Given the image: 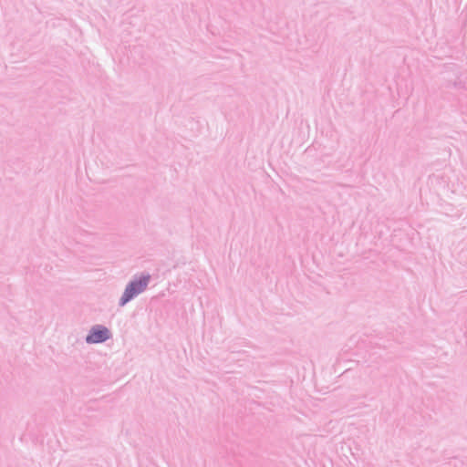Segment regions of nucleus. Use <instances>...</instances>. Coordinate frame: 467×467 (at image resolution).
Wrapping results in <instances>:
<instances>
[{
  "instance_id": "nucleus-1",
  "label": "nucleus",
  "mask_w": 467,
  "mask_h": 467,
  "mask_svg": "<svg viewBox=\"0 0 467 467\" xmlns=\"http://www.w3.org/2000/svg\"><path fill=\"white\" fill-rule=\"evenodd\" d=\"M150 278V274H142L139 278L130 281L119 298V306H124L137 296L144 292L148 287Z\"/></svg>"
},
{
  "instance_id": "nucleus-2",
  "label": "nucleus",
  "mask_w": 467,
  "mask_h": 467,
  "mask_svg": "<svg viewBox=\"0 0 467 467\" xmlns=\"http://www.w3.org/2000/svg\"><path fill=\"white\" fill-rule=\"evenodd\" d=\"M111 337V332L108 327L102 325L93 326L86 337L88 344L104 343Z\"/></svg>"
}]
</instances>
